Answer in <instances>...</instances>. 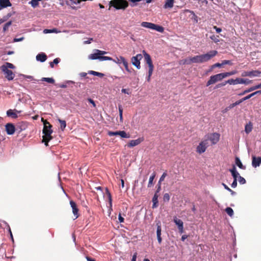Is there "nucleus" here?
<instances>
[{
  "label": "nucleus",
  "instance_id": "40",
  "mask_svg": "<svg viewBox=\"0 0 261 261\" xmlns=\"http://www.w3.org/2000/svg\"><path fill=\"white\" fill-rule=\"evenodd\" d=\"M12 24V21H9L5 24L3 27V32H5L8 30L9 27Z\"/></svg>",
  "mask_w": 261,
  "mask_h": 261
},
{
  "label": "nucleus",
  "instance_id": "17",
  "mask_svg": "<svg viewBox=\"0 0 261 261\" xmlns=\"http://www.w3.org/2000/svg\"><path fill=\"white\" fill-rule=\"evenodd\" d=\"M174 222L178 226L179 231L180 233H182L184 231L183 222L180 220L177 219L176 217L174 218Z\"/></svg>",
  "mask_w": 261,
  "mask_h": 261
},
{
  "label": "nucleus",
  "instance_id": "3",
  "mask_svg": "<svg viewBox=\"0 0 261 261\" xmlns=\"http://www.w3.org/2000/svg\"><path fill=\"white\" fill-rule=\"evenodd\" d=\"M142 53L144 57L145 61L148 65L149 68L148 76L147 77V82H149L150 81L151 76L152 75L153 71L154 66L153 65L150 56L148 53H147L144 50L142 51Z\"/></svg>",
  "mask_w": 261,
  "mask_h": 261
},
{
  "label": "nucleus",
  "instance_id": "62",
  "mask_svg": "<svg viewBox=\"0 0 261 261\" xmlns=\"http://www.w3.org/2000/svg\"><path fill=\"white\" fill-rule=\"evenodd\" d=\"M214 29L216 30V32L218 33H219L222 31V29L221 28H218L216 26H214Z\"/></svg>",
  "mask_w": 261,
  "mask_h": 261
},
{
  "label": "nucleus",
  "instance_id": "44",
  "mask_svg": "<svg viewBox=\"0 0 261 261\" xmlns=\"http://www.w3.org/2000/svg\"><path fill=\"white\" fill-rule=\"evenodd\" d=\"M60 60L59 58H56L55 59L53 62H50V66L51 67V68H53L54 66V64H58L59 62H60Z\"/></svg>",
  "mask_w": 261,
  "mask_h": 261
},
{
  "label": "nucleus",
  "instance_id": "31",
  "mask_svg": "<svg viewBox=\"0 0 261 261\" xmlns=\"http://www.w3.org/2000/svg\"><path fill=\"white\" fill-rule=\"evenodd\" d=\"M118 135L123 138H128L130 137L129 135L126 134V133L124 130L118 131Z\"/></svg>",
  "mask_w": 261,
  "mask_h": 261
},
{
  "label": "nucleus",
  "instance_id": "30",
  "mask_svg": "<svg viewBox=\"0 0 261 261\" xmlns=\"http://www.w3.org/2000/svg\"><path fill=\"white\" fill-rule=\"evenodd\" d=\"M236 164L241 169H244L245 167L244 166L238 157L236 158Z\"/></svg>",
  "mask_w": 261,
  "mask_h": 261
},
{
  "label": "nucleus",
  "instance_id": "8",
  "mask_svg": "<svg viewBox=\"0 0 261 261\" xmlns=\"http://www.w3.org/2000/svg\"><path fill=\"white\" fill-rule=\"evenodd\" d=\"M251 81L248 79H244L242 78H237L235 80L232 79H229L226 81V83H228V84L230 85H237L238 84H244L245 85H248L251 83Z\"/></svg>",
  "mask_w": 261,
  "mask_h": 261
},
{
  "label": "nucleus",
  "instance_id": "63",
  "mask_svg": "<svg viewBox=\"0 0 261 261\" xmlns=\"http://www.w3.org/2000/svg\"><path fill=\"white\" fill-rule=\"evenodd\" d=\"M122 58H124L122 56H120L119 58H117V63H119V64L122 63Z\"/></svg>",
  "mask_w": 261,
  "mask_h": 261
},
{
  "label": "nucleus",
  "instance_id": "18",
  "mask_svg": "<svg viewBox=\"0 0 261 261\" xmlns=\"http://www.w3.org/2000/svg\"><path fill=\"white\" fill-rule=\"evenodd\" d=\"M12 6L10 0H0V10Z\"/></svg>",
  "mask_w": 261,
  "mask_h": 261
},
{
  "label": "nucleus",
  "instance_id": "49",
  "mask_svg": "<svg viewBox=\"0 0 261 261\" xmlns=\"http://www.w3.org/2000/svg\"><path fill=\"white\" fill-rule=\"evenodd\" d=\"M183 61V63L184 64H191L192 63H193V62L191 61V58L189 59H186Z\"/></svg>",
  "mask_w": 261,
  "mask_h": 261
},
{
  "label": "nucleus",
  "instance_id": "53",
  "mask_svg": "<svg viewBox=\"0 0 261 261\" xmlns=\"http://www.w3.org/2000/svg\"><path fill=\"white\" fill-rule=\"evenodd\" d=\"M222 66V63H217L211 66V69H214V68H216V67H221Z\"/></svg>",
  "mask_w": 261,
  "mask_h": 261
},
{
  "label": "nucleus",
  "instance_id": "10",
  "mask_svg": "<svg viewBox=\"0 0 261 261\" xmlns=\"http://www.w3.org/2000/svg\"><path fill=\"white\" fill-rule=\"evenodd\" d=\"M205 139H208V141L210 140L211 141L212 145L217 144L220 139V134L217 133H214L205 136Z\"/></svg>",
  "mask_w": 261,
  "mask_h": 261
},
{
  "label": "nucleus",
  "instance_id": "60",
  "mask_svg": "<svg viewBox=\"0 0 261 261\" xmlns=\"http://www.w3.org/2000/svg\"><path fill=\"white\" fill-rule=\"evenodd\" d=\"M257 94H261V90L256 91L253 93H251V95H252V96H255Z\"/></svg>",
  "mask_w": 261,
  "mask_h": 261
},
{
  "label": "nucleus",
  "instance_id": "33",
  "mask_svg": "<svg viewBox=\"0 0 261 261\" xmlns=\"http://www.w3.org/2000/svg\"><path fill=\"white\" fill-rule=\"evenodd\" d=\"M122 63L125 67L126 70L128 72H131V70L128 68V64L125 58H122Z\"/></svg>",
  "mask_w": 261,
  "mask_h": 261
},
{
  "label": "nucleus",
  "instance_id": "7",
  "mask_svg": "<svg viewBox=\"0 0 261 261\" xmlns=\"http://www.w3.org/2000/svg\"><path fill=\"white\" fill-rule=\"evenodd\" d=\"M208 139L202 140L196 147V152L199 154L204 152L208 147Z\"/></svg>",
  "mask_w": 261,
  "mask_h": 261
},
{
  "label": "nucleus",
  "instance_id": "13",
  "mask_svg": "<svg viewBox=\"0 0 261 261\" xmlns=\"http://www.w3.org/2000/svg\"><path fill=\"white\" fill-rule=\"evenodd\" d=\"M5 69L2 70L3 72H4L5 74V77L8 81L13 80L15 77V74L10 70L7 69V68L4 67Z\"/></svg>",
  "mask_w": 261,
  "mask_h": 261
},
{
  "label": "nucleus",
  "instance_id": "61",
  "mask_svg": "<svg viewBox=\"0 0 261 261\" xmlns=\"http://www.w3.org/2000/svg\"><path fill=\"white\" fill-rule=\"evenodd\" d=\"M24 39V37H21L20 38H14L13 40V42H19L21 41Z\"/></svg>",
  "mask_w": 261,
  "mask_h": 261
},
{
  "label": "nucleus",
  "instance_id": "39",
  "mask_svg": "<svg viewBox=\"0 0 261 261\" xmlns=\"http://www.w3.org/2000/svg\"><path fill=\"white\" fill-rule=\"evenodd\" d=\"M210 38L215 43H218L220 41L219 36L218 35H213L210 36Z\"/></svg>",
  "mask_w": 261,
  "mask_h": 261
},
{
  "label": "nucleus",
  "instance_id": "52",
  "mask_svg": "<svg viewBox=\"0 0 261 261\" xmlns=\"http://www.w3.org/2000/svg\"><path fill=\"white\" fill-rule=\"evenodd\" d=\"M108 134L110 136H117V135H118V131H116V132L109 131L108 132Z\"/></svg>",
  "mask_w": 261,
  "mask_h": 261
},
{
  "label": "nucleus",
  "instance_id": "37",
  "mask_svg": "<svg viewBox=\"0 0 261 261\" xmlns=\"http://www.w3.org/2000/svg\"><path fill=\"white\" fill-rule=\"evenodd\" d=\"M58 120L60 123V128H61V130H64L66 126V121L65 120H61L60 119Z\"/></svg>",
  "mask_w": 261,
  "mask_h": 261
},
{
  "label": "nucleus",
  "instance_id": "47",
  "mask_svg": "<svg viewBox=\"0 0 261 261\" xmlns=\"http://www.w3.org/2000/svg\"><path fill=\"white\" fill-rule=\"evenodd\" d=\"M167 175V174L166 172H164L163 173V174L162 175V176H161L159 182L160 183L161 182L164 181L165 179V178L166 177Z\"/></svg>",
  "mask_w": 261,
  "mask_h": 261
},
{
  "label": "nucleus",
  "instance_id": "29",
  "mask_svg": "<svg viewBox=\"0 0 261 261\" xmlns=\"http://www.w3.org/2000/svg\"><path fill=\"white\" fill-rule=\"evenodd\" d=\"M7 115L8 116H11L12 118H16L17 117V115L16 113L14 112L13 110L10 109L7 111Z\"/></svg>",
  "mask_w": 261,
  "mask_h": 261
},
{
  "label": "nucleus",
  "instance_id": "21",
  "mask_svg": "<svg viewBox=\"0 0 261 261\" xmlns=\"http://www.w3.org/2000/svg\"><path fill=\"white\" fill-rule=\"evenodd\" d=\"M174 0H166L164 8L165 9L172 8L174 6Z\"/></svg>",
  "mask_w": 261,
  "mask_h": 261
},
{
  "label": "nucleus",
  "instance_id": "9",
  "mask_svg": "<svg viewBox=\"0 0 261 261\" xmlns=\"http://www.w3.org/2000/svg\"><path fill=\"white\" fill-rule=\"evenodd\" d=\"M222 74L218 73L214 75L211 76L209 80L206 83V86H208L214 84L218 81L222 80Z\"/></svg>",
  "mask_w": 261,
  "mask_h": 261
},
{
  "label": "nucleus",
  "instance_id": "36",
  "mask_svg": "<svg viewBox=\"0 0 261 261\" xmlns=\"http://www.w3.org/2000/svg\"><path fill=\"white\" fill-rule=\"evenodd\" d=\"M156 226H157V230H156L157 237L161 236L162 228H161V225L160 222H158V223H157Z\"/></svg>",
  "mask_w": 261,
  "mask_h": 261
},
{
  "label": "nucleus",
  "instance_id": "34",
  "mask_svg": "<svg viewBox=\"0 0 261 261\" xmlns=\"http://www.w3.org/2000/svg\"><path fill=\"white\" fill-rule=\"evenodd\" d=\"M89 73L94 75H95V76H99L100 77H102L104 76V74H103L102 73L98 72L95 71H92V70L89 71Z\"/></svg>",
  "mask_w": 261,
  "mask_h": 261
},
{
  "label": "nucleus",
  "instance_id": "50",
  "mask_svg": "<svg viewBox=\"0 0 261 261\" xmlns=\"http://www.w3.org/2000/svg\"><path fill=\"white\" fill-rule=\"evenodd\" d=\"M226 64L231 65L232 64V62H231V61L230 60H223V61H222V65H226Z\"/></svg>",
  "mask_w": 261,
  "mask_h": 261
},
{
  "label": "nucleus",
  "instance_id": "25",
  "mask_svg": "<svg viewBox=\"0 0 261 261\" xmlns=\"http://www.w3.org/2000/svg\"><path fill=\"white\" fill-rule=\"evenodd\" d=\"M258 88H257V85H255L254 86H252L250 88H249V89L245 90L244 92H243L242 93L239 94V95H243L247 93H248V92H251V91H253L256 89H257Z\"/></svg>",
  "mask_w": 261,
  "mask_h": 261
},
{
  "label": "nucleus",
  "instance_id": "54",
  "mask_svg": "<svg viewBox=\"0 0 261 261\" xmlns=\"http://www.w3.org/2000/svg\"><path fill=\"white\" fill-rule=\"evenodd\" d=\"M221 73L222 74V76L223 79L226 77L230 76L229 72H223V73Z\"/></svg>",
  "mask_w": 261,
  "mask_h": 261
},
{
  "label": "nucleus",
  "instance_id": "57",
  "mask_svg": "<svg viewBox=\"0 0 261 261\" xmlns=\"http://www.w3.org/2000/svg\"><path fill=\"white\" fill-rule=\"evenodd\" d=\"M118 220L120 223L124 222V219L122 217L120 213L119 214L118 216Z\"/></svg>",
  "mask_w": 261,
  "mask_h": 261
},
{
  "label": "nucleus",
  "instance_id": "64",
  "mask_svg": "<svg viewBox=\"0 0 261 261\" xmlns=\"http://www.w3.org/2000/svg\"><path fill=\"white\" fill-rule=\"evenodd\" d=\"M137 256V253L135 252L133 256L131 261H136Z\"/></svg>",
  "mask_w": 261,
  "mask_h": 261
},
{
  "label": "nucleus",
  "instance_id": "58",
  "mask_svg": "<svg viewBox=\"0 0 261 261\" xmlns=\"http://www.w3.org/2000/svg\"><path fill=\"white\" fill-rule=\"evenodd\" d=\"M88 101L90 103H91L94 107H96L95 103L93 99H92L91 98H89L88 99Z\"/></svg>",
  "mask_w": 261,
  "mask_h": 261
},
{
  "label": "nucleus",
  "instance_id": "23",
  "mask_svg": "<svg viewBox=\"0 0 261 261\" xmlns=\"http://www.w3.org/2000/svg\"><path fill=\"white\" fill-rule=\"evenodd\" d=\"M252 128H253L252 123L251 122H249L248 123H247L245 125V131L246 133V134H248L252 131Z\"/></svg>",
  "mask_w": 261,
  "mask_h": 261
},
{
  "label": "nucleus",
  "instance_id": "51",
  "mask_svg": "<svg viewBox=\"0 0 261 261\" xmlns=\"http://www.w3.org/2000/svg\"><path fill=\"white\" fill-rule=\"evenodd\" d=\"M226 84H228V83H226V81L225 82L218 84L215 86V89H218L222 86H224Z\"/></svg>",
  "mask_w": 261,
  "mask_h": 261
},
{
  "label": "nucleus",
  "instance_id": "11",
  "mask_svg": "<svg viewBox=\"0 0 261 261\" xmlns=\"http://www.w3.org/2000/svg\"><path fill=\"white\" fill-rule=\"evenodd\" d=\"M143 57L141 54H137L136 56L133 57L131 59V61L133 65H134L137 69H139L141 68L140 60L142 59Z\"/></svg>",
  "mask_w": 261,
  "mask_h": 261
},
{
  "label": "nucleus",
  "instance_id": "16",
  "mask_svg": "<svg viewBox=\"0 0 261 261\" xmlns=\"http://www.w3.org/2000/svg\"><path fill=\"white\" fill-rule=\"evenodd\" d=\"M143 141V138H138L136 140H132L127 144L129 147H133L140 144Z\"/></svg>",
  "mask_w": 261,
  "mask_h": 261
},
{
  "label": "nucleus",
  "instance_id": "4",
  "mask_svg": "<svg viewBox=\"0 0 261 261\" xmlns=\"http://www.w3.org/2000/svg\"><path fill=\"white\" fill-rule=\"evenodd\" d=\"M109 5V9L113 7L117 10H125L128 6V3L126 0H111Z\"/></svg>",
  "mask_w": 261,
  "mask_h": 261
},
{
  "label": "nucleus",
  "instance_id": "56",
  "mask_svg": "<svg viewBox=\"0 0 261 261\" xmlns=\"http://www.w3.org/2000/svg\"><path fill=\"white\" fill-rule=\"evenodd\" d=\"M242 76H250V71H244L242 73Z\"/></svg>",
  "mask_w": 261,
  "mask_h": 261
},
{
  "label": "nucleus",
  "instance_id": "14",
  "mask_svg": "<svg viewBox=\"0 0 261 261\" xmlns=\"http://www.w3.org/2000/svg\"><path fill=\"white\" fill-rule=\"evenodd\" d=\"M5 126L7 134L11 135L14 134L15 127L12 123H7Z\"/></svg>",
  "mask_w": 261,
  "mask_h": 261
},
{
  "label": "nucleus",
  "instance_id": "2",
  "mask_svg": "<svg viewBox=\"0 0 261 261\" xmlns=\"http://www.w3.org/2000/svg\"><path fill=\"white\" fill-rule=\"evenodd\" d=\"M94 53L90 54L88 58L91 60L98 59L100 61H112L113 59L111 57L103 56L104 55L107 54V52L99 49H94Z\"/></svg>",
  "mask_w": 261,
  "mask_h": 261
},
{
  "label": "nucleus",
  "instance_id": "46",
  "mask_svg": "<svg viewBox=\"0 0 261 261\" xmlns=\"http://www.w3.org/2000/svg\"><path fill=\"white\" fill-rule=\"evenodd\" d=\"M170 196L168 193L164 194L163 196V200L165 202H168L170 200Z\"/></svg>",
  "mask_w": 261,
  "mask_h": 261
},
{
  "label": "nucleus",
  "instance_id": "28",
  "mask_svg": "<svg viewBox=\"0 0 261 261\" xmlns=\"http://www.w3.org/2000/svg\"><path fill=\"white\" fill-rule=\"evenodd\" d=\"M155 177V173L154 172L153 174L150 176L149 179V181L148 184V187L150 188L153 185V180L154 179Z\"/></svg>",
  "mask_w": 261,
  "mask_h": 261
},
{
  "label": "nucleus",
  "instance_id": "12",
  "mask_svg": "<svg viewBox=\"0 0 261 261\" xmlns=\"http://www.w3.org/2000/svg\"><path fill=\"white\" fill-rule=\"evenodd\" d=\"M70 204L72 208V213L75 217L74 219H77L79 217V210L77 207L76 203L73 200L70 201Z\"/></svg>",
  "mask_w": 261,
  "mask_h": 261
},
{
  "label": "nucleus",
  "instance_id": "38",
  "mask_svg": "<svg viewBox=\"0 0 261 261\" xmlns=\"http://www.w3.org/2000/svg\"><path fill=\"white\" fill-rule=\"evenodd\" d=\"M191 61L193 63H200L199 55L191 57Z\"/></svg>",
  "mask_w": 261,
  "mask_h": 261
},
{
  "label": "nucleus",
  "instance_id": "32",
  "mask_svg": "<svg viewBox=\"0 0 261 261\" xmlns=\"http://www.w3.org/2000/svg\"><path fill=\"white\" fill-rule=\"evenodd\" d=\"M41 81L46 82L50 84H54L55 83V80L52 77H42Z\"/></svg>",
  "mask_w": 261,
  "mask_h": 261
},
{
  "label": "nucleus",
  "instance_id": "20",
  "mask_svg": "<svg viewBox=\"0 0 261 261\" xmlns=\"http://www.w3.org/2000/svg\"><path fill=\"white\" fill-rule=\"evenodd\" d=\"M229 171L231 173L233 179L237 180V178L239 177V173L237 172L235 166H233L232 169H229Z\"/></svg>",
  "mask_w": 261,
  "mask_h": 261
},
{
  "label": "nucleus",
  "instance_id": "6",
  "mask_svg": "<svg viewBox=\"0 0 261 261\" xmlns=\"http://www.w3.org/2000/svg\"><path fill=\"white\" fill-rule=\"evenodd\" d=\"M217 54L218 51L217 50H211L205 54L199 55L200 63L209 61L216 56Z\"/></svg>",
  "mask_w": 261,
  "mask_h": 261
},
{
  "label": "nucleus",
  "instance_id": "42",
  "mask_svg": "<svg viewBox=\"0 0 261 261\" xmlns=\"http://www.w3.org/2000/svg\"><path fill=\"white\" fill-rule=\"evenodd\" d=\"M225 212L230 217H232L233 215V211L231 207H227L225 209Z\"/></svg>",
  "mask_w": 261,
  "mask_h": 261
},
{
  "label": "nucleus",
  "instance_id": "15",
  "mask_svg": "<svg viewBox=\"0 0 261 261\" xmlns=\"http://www.w3.org/2000/svg\"><path fill=\"white\" fill-rule=\"evenodd\" d=\"M252 165L253 167L256 168L259 166L261 164V157L252 155Z\"/></svg>",
  "mask_w": 261,
  "mask_h": 261
},
{
  "label": "nucleus",
  "instance_id": "48",
  "mask_svg": "<svg viewBox=\"0 0 261 261\" xmlns=\"http://www.w3.org/2000/svg\"><path fill=\"white\" fill-rule=\"evenodd\" d=\"M239 182L240 184H244L246 183V180L245 179L242 177L241 176H239Z\"/></svg>",
  "mask_w": 261,
  "mask_h": 261
},
{
  "label": "nucleus",
  "instance_id": "24",
  "mask_svg": "<svg viewBox=\"0 0 261 261\" xmlns=\"http://www.w3.org/2000/svg\"><path fill=\"white\" fill-rule=\"evenodd\" d=\"M4 67L7 68V69H9V68H10V69L15 68L14 65L13 64L9 63V62H6L4 65H2L1 66V69L2 70L5 69Z\"/></svg>",
  "mask_w": 261,
  "mask_h": 261
},
{
  "label": "nucleus",
  "instance_id": "26",
  "mask_svg": "<svg viewBox=\"0 0 261 261\" xmlns=\"http://www.w3.org/2000/svg\"><path fill=\"white\" fill-rule=\"evenodd\" d=\"M41 1V0H32L29 2V4H30L33 8H35L39 6V2Z\"/></svg>",
  "mask_w": 261,
  "mask_h": 261
},
{
  "label": "nucleus",
  "instance_id": "19",
  "mask_svg": "<svg viewBox=\"0 0 261 261\" xmlns=\"http://www.w3.org/2000/svg\"><path fill=\"white\" fill-rule=\"evenodd\" d=\"M47 59V56L45 53H41L38 54L36 56V60L38 61H40L41 62H43L45 61Z\"/></svg>",
  "mask_w": 261,
  "mask_h": 261
},
{
  "label": "nucleus",
  "instance_id": "55",
  "mask_svg": "<svg viewBox=\"0 0 261 261\" xmlns=\"http://www.w3.org/2000/svg\"><path fill=\"white\" fill-rule=\"evenodd\" d=\"M252 95H251V94H249L248 95L243 97V98L241 99V100H242V102L245 101V100H246L249 98H250L251 97H252Z\"/></svg>",
  "mask_w": 261,
  "mask_h": 261
},
{
  "label": "nucleus",
  "instance_id": "45",
  "mask_svg": "<svg viewBox=\"0 0 261 261\" xmlns=\"http://www.w3.org/2000/svg\"><path fill=\"white\" fill-rule=\"evenodd\" d=\"M222 185L224 187V188L230 192L231 194L232 195H234L236 194V192L233 191H232L231 189H230L227 185H226L225 184L223 183Z\"/></svg>",
  "mask_w": 261,
  "mask_h": 261
},
{
  "label": "nucleus",
  "instance_id": "27",
  "mask_svg": "<svg viewBox=\"0 0 261 261\" xmlns=\"http://www.w3.org/2000/svg\"><path fill=\"white\" fill-rule=\"evenodd\" d=\"M106 193L108 197L110 206L111 207L112 206V198L111 194L107 188H106Z\"/></svg>",
  "mask_w": 261,
  "mask_h": 261
},
{
  "label": "nucleus",
  "instance_id": "43",
  "mask_svg": "<svg viewBox=\"0 0 261 261\" xmlns=\"http://www.w3.org/2000/svg\"><path fill=\"white\" fill-rule=\"evenodd\" d=\"M242 102V100H241V99H240L238 101H236L235 102L231 104L229 107L228 108L229 109H232L233 108V107H234L235 106H237V105H240L241 103Z\"/></svg>",
  "mask_w": 261,
  "mask_h": 261
},
{
  "label": "nucleus",
  "instance_id": "59",
  "mask_svg": "<svg viewBox=\"0 0 261 261\" xmlns=\"http://www.w3.org/2000/svg\"><path fill=\"white\" fill-rule=\"evenodd\" d=\"M237 186V180L233 179V181L231 184V187L233 188H234Z\"/></svg>",
  "mask_w": 261,
  "mask_h": 261
},
{
  "label": "nucleus",
  "instance_id": "1",
  "mask_svg": "<svg viewBox=\"0 0 261 261\" xmlns=\"http://www.w3.org/2000/svg\"><path fill=\"white\" fill-rule=\"evenodd\" d=\"M42 119L44 124L42 130V133L44 134L42 142H44L46 146H48V142L53 138L51 135L53 133V130L51 129L52 125L46 120H44L43 119Z\"/></svg>",
  "mask_w": 261,
  "mask_h": 261
},
{
  "label": "nucleus",
  "instance_id": "41",
  "mask_svg": "<svg viewBox=\"0 0 261 261\" xmlns=\"http://www.w3.org/2000/svg\"><path fill=\"white\" fill-rule=\"evenodd\" d=\"M118 109H119V116H120V120L121 122H122L123 121V116H122V113H123V109L122 108L121 105L118 106Z\"/></svg>",
  "mask_w": 261,
  "mask_h": 261
},
{
  "label": "nucleus",
  "instance_id": "22",
  "mask_svg": "<svg viewBox=\"0 0 261 261\" xmlns=\"http://www.w3.org/2000/svg\"><path fill=\"white\" fill-rule=\"evenodd\" d=\"M158 197H159V195L157 193H155L152 198V202H153L152 207L153 208H156L158 206Z\"/></svg>",
  "mask_w": 261,
  "mask_h": 261
},
{
  "label": "nucleus",
  "instance_id": "5",
  "mask_svg": "<svg viewBox=\"0 0 261 261\" xmlns=\"http://www.w3.org/2000/svg\"><path fill=\"white\" fill-rule=\"evenodd\" d=\"M141 25L144 28L156 30V31L160 33H163L164 31V28L163 27L151 22L144 21L141 23Z\"/></svg>",
  "mask_w": 261,
  "mask_h": 261
},
{
  "label": "nucleus",
  "instance_id": "35",
  "mask_svg": "<svg viewBox=\"0 0 261 261\" xmlns=\"http://www.w3.org/2000/svg\"><path fill=\"white\" fill-rule=\"evenodd\" d=\"M261 74V71L258 70H252L250 71V77L257 76Z\"/></svg>",
  "mask_w": 261,
  "mask_h": 261
}]
</instances>
